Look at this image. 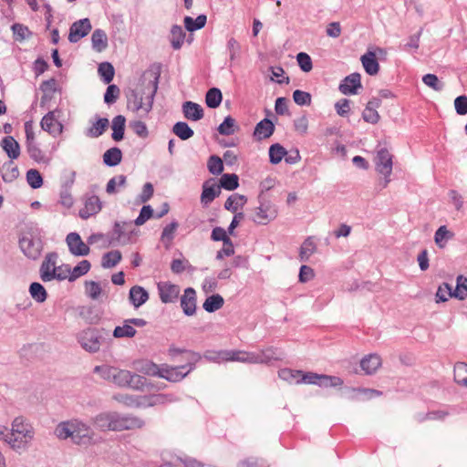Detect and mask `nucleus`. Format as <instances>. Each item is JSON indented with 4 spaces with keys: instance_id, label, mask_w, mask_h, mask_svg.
Masks as SVG:
<instances>
[{
    "instance_id": "1",
    "label": "nucleus",
    "mask_w": 467,
    "mask_h": 467,
    "mask_svg": "<svg viewBox=\"0 0 467 467\" xmlns=\"http://www.w3.org/2000/svg\"><path fill=\"white\" fill-rule=\"evenodd\" d=\"M158 79L149 83L146 88L131 89L127 93V109L139 119H147L152 110L154 98L158 89Z\"/></svg>"
},
{
    "instance_id": "2",
    "label": "nucleus",
    "mask_w": 467,
    "mask_h": 467,
    "mask_svg": "<svg viewBox=\"0 0 467 467\" xmlns=\"http://www.w3.org/2000/svg\"><path fill=\"white\" fill-rule=\"evenodd\" d=\"M54 433L59 440L71 439V441L77 445L90 444L95 435L88 424L78 419L59 422Z\"/></svg>"
},
{
    "instance_id": "3",
    "label": "nucleus",
    "mask_w": 467,
    "mask_h": 467,
    "mask_svg": "<svg viewBox=\"0 0 467 467\" xmlns=\"http://www.w3.org/2000/svg\"><path fill=\"white\" fill-rule=\"evenodd\" d=\"M282 358L280 351L274 347H269L259 351H245L231 349L230 362L245 364H269L273 360Z\"/></svg>"
},
{
    "instance_id": "4",
    "label": "nucleus",
    "mask_w": 467,
    "mask_h": 467,
    "mask_svg": "<svg viewBox=\"0 0 467 467\" xmlns=\"http://www.w3.org/2000/svg\"><path fill=\"white\" fill-rule=\"evenodd\" d=\"M9 434L8 445L15 451H25L34 439L35 431L22 417H17L11 424Z\"/></svg>"
},
{
    "instance_id": "5",
    "label": "nucleus",
    "mask_w": 467,
    "mask_h": 467,
    "mask_svg": "<svg viewBox=\"0 0 467 467\" xmlns=\"http://www.w3.org/2000/svg\"><path fill=\"white\" fill-rule=\"evenodd\" d=\"M201 358L202 356L198 352H187V363L175 367L162 365L160 378L165 379L171 382H179L195 368L196 363H198Z\"/></svg>"
},
{
    "instance_id": "6",
    "label": "nucleus",
    "mask_w": 467,
    "mask_h": 467,
    "mask_svg": "<svg viewBox=\"0 0 467 467\" xmlns=\"http://www.w3.org/2000/svg\"><path fill=\"white\" fill-rule=\"evenodd\" d=\"M278 215L277 206L270 200L266 199L263 193L258 196V205L254 207L251 215V220L259 225H267Z\"/></svg>"
},
{
    "instance_id": "7",
    "label": "nucleus",
    "mask_w": 467,
    "mask_h": 467,
    "mask_svg": "<svg viewBox=\"0 0 467 467\" xmlns=\"http://www.w3.org/2000/svg\"><path fill=\"white\" fill-rule=\"evenodd\" d=\"M393 156L392 154L383 147H379L377 149L376 156L374 159L376 171L384 176L383 180L379 182V188L382 190L388 186L390 182V175L392 173V161Z\"/></svg>"
},
{
    "instance_id": "8",
    "label": "nucleus",
    "mask_w": 467,
    "mask_h": 467,
    "mask_svg": "<svg viewBox=\"0 0 467 467\" xmlns=\"http://www.w3.org/2000/svg\"><path fill=\"white\" fill-rule=\"evenodd\" d=\"M111 382L119 387H127L136 390H143L147 386V379L143 376L118 368H115Z\"/></svg>"
},
{
    "instance_id": "9",
    "label": "nucleus",
    "mask_w": 467,
    "mask_h": 467,
    "mask_svg": "<svg viewBox=\"0 0 467 467\" xmlns=\"http://www.w3.org/2000/svg\"><path fill=\"white\" fill-rule=\"evenodd\" d=\"M19 247L29 259L36 260L41 255L43 243L38 233L29 231L19 239Z\"/></svg>"
},
{
    "instance_id": "10",
    "label": "nucleus",
    "mask_w": 467,
    "mask_h": 467,
    "mask_svg": "<svg viewBox=\"0 0 467 467\" xmlns=\"http://www.w3.org/2000/svg\"><path fill=\"white\" fill-rule=\"evenodd\" d=\"M77 340L87 352L97 353L100 349L103 337L98 329L88 327L78 333Z\"/></svg>"
},
{
    "instance_id": "11",
    "label": "nucleus",
    "mask_w": 467,
    "mask_h": 467,
    "mask_svg": "<svg viewBox=\"0 0 467 467\" xmlns=\"http://www.w3.org/2000/svg\"><path fill=\"white\" fill-rule=\"evenodd\" d=\"M144 420L137 416L121 414L116 411H112L113 431L140 429L144 426Z\"/></svg>"
},
{
    "instance_id": "12",
    "label": "nucleus",
    "mask_w": 467,
    "mask_h": 467,
    "mask_svg": "<svg viewBox=\"0 0 467 467\" xmlns=\"http://www.w3.org/2000/svg\"><path fill=\"white\" fill-rule=\"evenodd\" d=\"M69 252L75 256H86L89 254L88 244L84 243L78 233H69L66 237Z\"/></svg>"
},
{
    "instance_id": "13",
    "label": "nucleus",
    "mask_w": 467,
    "mask_h": 467,
    "mask_svg": "<svg viewBox=\"0 0 467 467\" xmlns=\"http://www.w3.org/2000/svg\"><path fill=\"white\" fill-rule=\"evenodd\" d=\"M102 209V202L97 195H86L84 198V207L78 212L79 217L87 220L89 217L98 214Z\"/></svg>"
},
{
    "instance_id": "14",
    "label": "nucleus",
    "mask_w": 467,
    "mask_h": 467,
    "mask_svg": "<svg viewBox=\"0 0 467 467\" xmlns=\"http://www.w3.org/2000/svg\"><path fill=\"white\" fill-rule=\"evenodd\" d=\"M91 28V23L88 18H83L74 22L69 28V42L77 43L86 36L90 32Z\"/></svg>"
},
{
    "instance_id": "15",
    "label": "nucleus",
    "mask_w": 467,
    "mask_h": 467,
    "mask_svg": "<svg viewBox=\"0 0 467 467\" xmlns=\"http://www.w3.org/2000/svg\"><path fill=\"white\" fill-rule=\"evenodd\" d=\"M40 126L42 130L51 134L53 137L60 135L63 131V125L57 119L56 111H48L41 119Z\"/></svg>"
},
{
    "instance_id": "16",
    "label": "nucleus",
    "mask_w": 467,
    "mask_h": 467,
    "mask_svg": "<svg viewBox=\"0 0 467 467\" xmlns=\"http://www.w3.org/2000/svg\"><path fill=\"white\" fill-rule=\"evenodd\" d=\"M157 286L161 301L164 304L174 302L180 294V287L170 282H160Z\"/></svg>"
},
{
    "instance_id": "17",
    "label": "nucleus",
    "mask_w": 467,
    "mask_h": 467,
    "mask_svg": "<svg viewBox=\"0 0 467 467\" xmlns=\"http://www.w3.org/2000/svg\"><path fill=\"white\" fill-rule=\"evenodd\" d=\"M361 77L359 73H352L347 76L340 83L338 89L344 95L357 94L361 88Z\"/></svg>"
},
{
    "instance_id": "18",
    "label": "nucleus",
    "mask_w": 467,
    "mask_h": 467,
    "mask_svg": "<svg viewBox=\"0 0 467 467\" xmlns=\"http://www.w3.org/2000/svg\"><path fill=\"white\" fill-rule=\"evenodd\" d=\"M57 254L56 253L48 254L40 266V277L43 282H49L54 279V271L56 266Z\"/></svg>"
},
{
    "instance_id": "19",
    "label": "nucleus",
    "mask_w": 467,
    "mask_h": 467,
    "mask_svg": "<svg viewBox=\"0 0 467 467\" xmlns=\"http://www.w3.org/2000/svg\"><path fill=\"white\" fill-rule=\"evenodd\" d=\"M445 287L448 291V296L455 297L459 300L467 298V277L462 275L457 276L455 289H452V286L449 284H445Z\"/></svg>"
},
{
    "instance_id": "20",
    "label": "nucleus",
    "mask_w": 467,
    "mask_h": 467,
    "mask_svg": "<svg viewBox=\"0 0 467 467\" xmlns=\"http://www.w3.org/2000/svg\"><path fill=\"white\" fill-rule=\"evenodd\" d=\"M181 306L186 316H192L196 311V292L193 288L189 287L184 290V294L181 298Z\"/></svg>"
},
{
    "instance_id": "21",
    "label": "nucleus",
    "mask_w": 467,
    "mask_h": 467,
    "mask_svg": "<svg viewBox=\"0 0 467 467\" xmlns=\"http://www.w3.org/2000/svg\"><path fill=\"white\" fill-rule=\"evenodd\" d=\"M381 358L377 354H369L360 360V368L366 375H372L381 367Z\"/></svg>"
},
{
    "instance_id": "22",
    "label": "nucleus",
    "mask_w": 467,
    "mask_h": 467,
    "mask_svg": "<svg viewBox=\"0 0 467 467\" xmlns=\"http://www.w3.org/2000/svg\"><path fill=\"white\" fill-rule=\"evenodd\" d=\"M182 112L189 120L198 121L203 118V109L192 101H186L182 104Z\"/></svg>"
},
{
    "instance_id": "23",
    "label": "nucleus",
    "mask_w": 467,
    "mask_h": 467,
    "mask_svg": "<svg viewBox=\"0 0 467 467\" xmlns=\"http://www.w3.org/2000/svg\"><path fill=\"white\" fill-rule=\"evenodd\" d=\"M129 299L138 308L148 301L149 293L142 286L134 285L130 289Z\"/></svg>"
},
{
    "instance_id": "24",
    "label": "nucleus",
    "mask_w": 467,
    "mask_h": 467,
    "mask_svg": "<svg viewBox=\"0 0 467 467\" xmlns=\"http://www.w3.org/2000/svg\"><path fill=\"white\" fill-rule=\"evenodd\" d=\"M274 131V123L269 119H264L256 124L254 136L257 140L267 139L273 135Z\"/></svg>"
},
{
    "instance_id": "25",
    "label": "nucleus",
    "mask_w": 467,
    "mask_h": 467,
    "mask_svg": "<svg viewBox=\"0 0 467 467\" xmlns=\"http://www.w3.org/2000/svg\"><path fill=\"white\" fill-rule=\"evenodd\" d=\"M362 66L365 71L370 75L374 76L379 73V65L376 58V54L373 51H368L360 57Z\"/></svg>"
},
{
    "instance_id": "26",
    "label": "nucleus",
    "mask_w": 467,
    "mask_h": 467,
    "mask_svg": "<svg viewBox=\"0 0 467 467\" xmlns=\"http://www.w3.org/2000/svg\"><path fill=\"white\" fill-rule=\"evenodd\" d=\"M1 146L10 159L16 160L19 157L20 146L14 137H5L1 141Z\"/></svg>"
},
{
    "instance_id": "27",
    "label": "nucleus",
    "mask_w": 467,
    "mask_h": 467,
    "mask_svg": "<svg viewBox=\"0 0 467 467\" xmlns=\"http://www.w3.org/2000/svg\"><path fill=\"white\" fill-rule=\"evenodd\" d=\"M94 425L101 431H112V411L101 412L93 418Z\"/></svg>"
},
{
    "instance_id": "28",
    "label": "nucleus",
    "mask_w": 467,
    "mask_h": 467,
    "mask_svg": "<svg viewBox=\"0 0 467 467\" xmlns=\"http://www.w3.org/2000/svg\"><path fill=\"white\" fill-rule=\"evenodd\" d=\"M160 467H205L200 462L193 459L182 460L181 458H171L170 461H164ZM215 467V466H206Z\"/></svg>"
},
{
    "instance_id": "29",
    "label": "nucleus",
    "mask_w": 467,
    "mask_h": 467,
    "mask_svg": "<svg viewBox=\"0 0 467 467\" xmlns=\"http://www.w3.org/2000/svg\"><path fill=\"white\" fill-rule=\"evenodd\" d=\"M92 48L97 52L105 50L108 47V37L104 30L96 29L91 36Z\"/></svg>"
},
{
    "instance_id": "30",
    "label": "nucleus",
    "mask_w": 467,
    "mask_h": 467,
    "mask_svg": "<svg viewBox=\"0 0 467 467\" xmlns=\"http://www.w3.org/2000/svg\"><path fill=\"white\" fill-rule=\"evenodd\" d=\"M247 202L246 196L239 193L232 194L224 202V208L233 213H236L238 209L243 208Z\"/></svg>"
},
{
    "instance_id": "31",
    "label": "nucleus",
    "mask_w": 467,
    "mask_h": 467,
    "mask_svg": "<svg viewBox=\"0 0 467 467\" xmlns=\"http://www.w3.org/2000/svg\"><path fill=\"white\" fill-rule=\"evenodd\" d=\"M125 123L126 119L122 115H118L113 118L111 125L113 130L111 137L113 140L119 141L123 139L125 131Z\"/></svg>"
},
{
    "instance_id": "32",
    "label": "nucleus",
    "mask_w": 467,
    "mask_h": 467,
    "mask_svg": "<svg viewBox=\"0 0 467 467\" xmlns=\"http://www.w3.org/2000/svg\"><path fill=\"white\" fill-rule=\"evenodd\" d=\"M122 152L120 149L113 147L106 150L103 154V161L109 167H114L120 163Z\"/></svg>"
},
{
    "instance_id": "33",
    "label": "nucleus",
    "mask_w": 467,
    "mask_h": 467,
    "mask_svg": "<svg viewBox=\"0 0 467 467\" xmlns=\"http://www.w3.org/2000/svg\"><path fill=\"white\" fill-rule=\"evenodd\" d=\"M185 36L186 34L181 26H172L171 29L170 41L173 49L178 50L182 47Z\"/></svg>"
},
{
    "instance_id": "34",
    "label": "nucleus",
    "mask_w": 467,
    "mask_h": 467,
    "mask_svg": "<svg viewBox=\"0 0 467 467\" xmlns=\"http://www.w3.org/2000/svg\"><path fill=\"white\" fill-rule=\"evenodd\" d=\"M230 352L231 350H206L203 354V358L211 362H230Z\"/></svg>"
},
{
    "instance_id": "35",
    "label": "nucleus",
    "mask_w": 467,
    "mask_h": 467,
    "mask_svg": "<svg viewBox=\"0 0 467 467\" xmlns=\"http://www.w3.org/2000/svg\"><path fill=\"white\" fill-rule=\"evenodd\" d=\"M223 304L224 299L223 296L219 294H214L205 299L204 303L202 304V307L208 313H213L222 308Z\"/></svg>"
},
{
    "instance_id": "36",
    "label": "nucleus",
    "mask_w": 467,
    "mask_h": 467,
    "mask_svg": "<svg viewBox=\"0 0 467 467\" xmlns=\"http://www.w3.org/2000/svg\"><path fill=\"white\" fill-rule=\"evenodd\" d=\"M453 379L458 385L467 388V363L457 362L454 365Z\"/></svg>"
},
{
    "instance_id": "37",
    "label": "nucleus",
    "mask_w": 467,
    "mask_h": 467,
    "mask_svg": "<svg viewBox=\"0 0 467 467\" xmlns=\"http://www.w3.org/2000/svg\"><path fill=\"white\" fill-rule=\"evenodd\" d=\"M135 369L142 374L148 375V376H158L160 377L161 374V367H159L155 363L151 361H142L135 364Z\"/></svg>"
},
{
    "instance_id": "38",
    "label": "nucleus",
    "mask_w": 467,
    "mask_h": 467,
    "mask_svg": "<svg viewBox=\"0 0 467 467\" xmlns=\"http://www.w3.org/2000/svg\"><path fill=\"white\" fill-rule=\"evenodd\" d=\"M109 122L107 118H99L92 126L87 130L86 135L90 138H98L103 134L108 128Z\"/></svg>"
},
{
    "instance_id": "39",
    "label": "nucleus",
    "mask_w": 467,
    "mask_h": 467,
    "mask_svg": "<svg viewBox=\"0 0 467 467\" xmlns=\"http://www.w3.org/2000/svg\"><path fill=\"white\" fill-rule=\"evenodd\" d=\"M219 182L220 189L234 191L239 186V177L235 173H224L221 176Z\"/></svg>"
},
{
    "instance_id": "40",
    "label": "nucleus",
    "mask_w": 467,
    "mask_h": 467,
    "mask_svg": "<svg viewBox=\"0 0 467 467\" xmlns=\"http://www.w3.org/2000/svg\"><path fill=\"white\" fill-rule=\"evenodd\" d=\"M172 132L182 140H189L194 134L192 128L183 121L176 122L172 127Z\"/></svg>"
},
{
    "instance_id": "41",
    "label": "nucleus",
    "mask_w": 467,
    "mask_h": 467,
    "mask_svg": "<svg viewBox=\"0 0 467 467\" xmlns=\"http://www.w3.org/2000/svg\"><path fill=\"white\" fill-rule=\"evenodd\" d=\"M223 99L222 92L217 88H210L205 96V103L211 109H216L220 106Z\"/></svg>"
},
{
    "instance_id": "42",
    "label": "nucleus",
    "mask_w": 467,
    "mask_h": 467,
    "mask_svg": "<svg viewBox=\"0 0 467 467\" xmlns=\"http://www.w3.org/2000/svg\"><path fill=\"white\" fill-rule=\"evenodd\" d=\"M122 258L119 250H113L103 254L101 265L103 268H112L117 265Z\"/></svg>"
},
{
    "instance_id": "43",
    "label": "nucleus",
    "mask_w": 467,
    "mask_h": 467,
    "mask_svg": "<svg viewBox=\"0 0 467 467\" xmlns=\"http://www.w3.org/2000/svg\"><path fill=\"white\" fill-rule=\"evenodd\" d=\"M179 223L176 221H173L163 228L161 235V241L165 244L167 248L174 239L175 232L177 231Z\"/></svg>"
},
{
    "instance_id": "44",
    "label": "nucleus",
    "mask_w": 467,
    "mask_h": 467,
    "mask_svg": "<svg viewBox=\"0 0 467 467\" xmlns=\"http://www.w3.org/2000/svg\"><path fill=\"white\" fill-rule=\"evenodd\" d=\"M453 237V233L448 230L446 225L440 226L434 234V241L438 247L443 248L448 240Z\"/></svg>"
},
{
    "instance_id": "45",
    "label": "nucleus",
    "mask_w": 467,
    "mask_h": 467,
    "mask_svg": "<svg viewBox=\"0 0 467 467\" xmlns=\"http://www.w3.org/2000/svg\"><path fill=\"white\" fill-rule=\"evenodd\" d=\"M206 21L207 17L204 15H200L195 19L191 16H185L184 26L188 31L192 32L202 28L205 26Z\"/></svg>"
},
{
    "instance_id": "46",
    "label": "nucleus",
    "mask_w": 467,
    "mask_h": 467,
    "mask_svg": "<svg viewBox=\"0 0 467 467\" xmlns=\"http://www.w3.org/2000/svg\"><path fill=\"white\" fill-rule=\"evenodd\" d=\"M221 193V189L219 185H212L207 186L203 185L202 192L201 195L202 202L207 204L212 202L219 194Z\"/></svg>"
},
{
    "instance_id": "47",
    "label": "nucleus",
    "mask_w": 467,
    "mask_h": 467,
    "mask_svg": "<svg viewBox=\"0 0 467 467\" xmlns=\"http://www.w3.org/2000/svg\"><path fill=\"white\" fill-rule=\"evenodd\" d=\"M29 293L32 298L37 303H43L47 300V290L40 283H32L29 286Z\"/></svg>"
},
{
    "instance_id": "48",
    "label": "nucleus",
    "mask_w": 467,
    "mask_h": 467,
    "mask_svg": "<svg viewBox=\"0 0 467 467\" xmlns=\"http://www.w3.org/2000/svg\"><path fill=\"white\" fill-rule=\"evenodd\" d=\"M286 154V150L279 143L273 144L269 148V159L273 164L279 163Z\"/></svg>"
},
{
    "instance_id": "49",
    "label": "nucleus",
    "mask_w": 467,
    "mask_h": 467,
    "mask_svg": "<svg viewBox=\"0 0 467 467\" xmlns=\"http://www.w3.org/2000/svg\"><path fill=\"white\" fill-rule=\"evenodd\" d=\"M136 329L131 326L127 319L124 321L123 326H118L113 331L114 337H133L136 335Z\"/></svg>"
},
{
    "instance_id": "50",
    "label": "nucleus",
    "mask_w": 467,
    "mask_h": 467,
    "mask_svg": "<svg viewBox=\"0 0 467 467\" xmlns=\"http://www.w3.org/2000/svg\"><path fill=\"white\" fill-rule=\"evenodd\" d=\"M317 385L321 388L340 387L343 385V379L337 376L319 374Z\"/></svg>"
},
{
    "instance_id": "51",
    "label": "nucleus",
    "mask_w": 467,
    "mask_h": 467,
    "mask_svg": "<svg viewBox=\"0 0 467 467\" xmlns=\"http://www.w3.org/2000/svg\"><path fill=\"white\" fill-rule=\"evenodd\" d=\"M317 246L312 237L306 238L300 247L299 257L301 261H307L309 257L316 252Z\"/></svg>"
},
{
    "instance_id": "52",
    "label": "nucleus",
    "mask_w": 467,
    "mask_h": 467,
    "mask_svg": "<svg viewBox=\"0 0 467 467\" xmlns=\"http://www.w3.org/2000/svg\"><path fill=\"white\" fill-rule=\"evenodd\" d=\"M237 126L235 124V119L231 116H227L224 120L219 125L218 132L221 135H233L237 130Z\"/></svg>"
},
{
    "instance_id": "53",
    "label": "nucleus",
    "mask_w": 467,
    "mask_h": 467,
    "mask_svg": "<svg viewBox=\"0 0 467 467\" xmlns=\"http://www.w3.org/2000/svg\"><path fill=\"white\" fill-rule=\"evenodd\" d=\"M91 267L89 261L82 260L78 263L72 270H70V275L68 276L69 281H75L77 278L87 274Z\"/></svg>"
},
{
    "instance_id": "54",
    "label": "nucleus",
    "mask_w": 467,
    "mask_h": 467,
    "mask_svg": "<svg viewBox=\"0 0 467 467\" xmlns=\"http://www.w3.org/2000/svg\"><path fill=\"white\" fill-rule=\"evenodd\" d=\"M99 74L106 84H109L115 74L113 66L109 62H103L99 66Z\"/></svg>"
},
{
    "instance_id": "55",
    "label": "nucleus",
    "mask_w": 467,
    "mask_h": 467,
    "mask_svg": "<svg viewBox=\"0 0 467 467\" xmlns=\"http://www.w3.org/2000/svg\"><path fill=\"white\" fill-rule=\"evenodd\" d=\"M207 167H208V171L212 174L219 175L223 171V160L220 157L216 156V155H212L208 159Z\"/></svg>"
},
{
    "instance_id": "56",
    "label": "nucleus",
    "mask_w": 467,
    "mask_h": 467,
    "mask_svg": "<svg viewBox=\"0 0 467 467\" xmlns=\"http://www.w3.org/2000/svg\"><path fill=\"white\" fill-rule=\"evenodd\" d=\"M26 150L31 159L36 161V162H45L46 156L41 150V149L37 146L36 142H28L26 144Z\"/></svg>"
},
{
    "instance_id": "57",
    "label": "nucleus",
    "mask_w": 467,
    "mask_h": 467,
    "mask_svg": "<svg viewBox=\"0 0 467 467\" xmlns=\"http://www.w3.org/2000/svg\"><path fill=\"white\" fill-rule=\"evenodd\" d=\"M422 82L435 91H441L444 84L434 74H426L422 77Z\"/></svg>"
},
{
    "instance_id": "58",
    "label": "nucleus",
    "mask_w": 467,
    "mask_h": 467,
    "mask_svg": "<svg viewBox=\"0 0 467 467\" xmlns=\"http://www.w3.org/2000/svg\"><path fill=\"white\" fill-rule=\"evenodd\" d=\"M27 183L33 189H38L43 184V178L37 170L31 169L26 172Z\"/></svg>"
},
{
    "instance_id": "59",
    "label": "nucleus",
    "mask_w": 467,
    "mask_h": 467,
    "mask_svg": "<svg viewBox=\"0 0 467 467\" xmlns=\"http://www.w3.org/2000/svg\"><path fill=\"white\" fill-rule=\"evenodd\" d=\"M11 29L13 31L15 39L17 41L25 40L31 35L29 29L22 24L16 23L12 26Z\"/></svg>"
},
{
    "instance_id": "60",
    "label": "nucleus",
    "mask_w": 467,
    "mask_h": 467,
    "mask_svg": "<svg viewBox=\"0 0 467 467\" xmlns=\"http://www.w3.org/2000/svg\"><path fill=\"white\" fill-rule=\"evenodd\" d=\"M293 99L295 103L299 106H309L312 97L311 94L306 91L296 89L293 93Z\"/></svg>"
},
{
    "instance_id": "61",
    "label": "nucleus",
    "mask_w": 467,
    "mask_h": 467,
    "mask_svg": "<svg viewBox=\"0 0 467 467\" xmlns=\"http://www.w3.org/2000/svg\"><path fill=\"white\" fill-rule=\"evenodd\" d=\"M296 60L302 71L309 72L312 70V59L308 54L305 52L298 53L296 56Z\"/></svg>"
},
{
    "instance_id": "62",
    "label": "nucleus",
    "mask_w": 467,
    "mask_h": 467,
    "mask_svg": "<svg viewBox=\"0 0 467 467\" xmlns=\"http://www.w3.org/2000/svg\"><path fill=\"white\" fill-rule=\"evenodd\" d=\"M301 373H302V371H300V370H293L290 368H282L279 370L278 375L284 380H286L291 383L292 382L296 383V380L300 379L299 377H301Z\"/></svg>"
},
{
    "instance_id": "63",
    "label": "nucleus",
    "mask_w": 467,
    "mask_h": 467,
    "mask_svg": "<svg viewBox=\"0 0 467 467\" xmlns=\"http://www.w3.org/2000/svg\"><path fill=\"white\" fill-rule=\"evenodd\" d=\"M86 294L93 300L98 299L101 294V287L99 283L95 281H87Z\"/></svg>"
},
{
    "instance_id": "64",
    "label": "nucleus",
    "mask_w": 467,
    "mask_h": 467,
    "mask_svg": "<svg viewBox=\"0 0 467 467\" xmlns=\"http://www.w3.org/2000/svg\"><path fill=\"white\" fill-rule=\"evenodd\" d=\"M238 467H267V464L263 459L250 457L240 462Z\"/></svg>"
}]
</instances>
